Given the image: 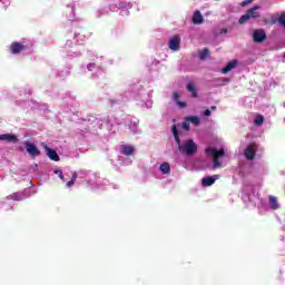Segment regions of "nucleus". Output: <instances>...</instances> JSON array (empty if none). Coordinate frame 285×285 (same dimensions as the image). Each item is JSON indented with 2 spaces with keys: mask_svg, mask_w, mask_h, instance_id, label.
<instances>
[{
  "mask_svg": "<svg viewBox=\"0 0 285 285\" xmlns=\"http://www.w3.org/2000/svg\"><path fill=\"white\" fill-rule=\"evenodd\" d=\"M28 47L21 42H12L10 46L11 55H19L20 52H23Z\"/></svg>",
  "mask_w": 285,
  "mask_h": 285,
  "instance_id": "nucleus-7",
  "label": "nucleus"
},
{
  "mask_svg": "<svg viewBox=\"0 0 285 285\" xmlns=\"http://www.w3.org/2000/svg\"><path fill=\"white\" fill-rule=\"evenodd\" d=\"M257 153V144L250 142L249 146L245 149L244 155L248 161H253L255 159V155Z\"/></svg>",
  "mask_w": 285,
  "mask_h": 285,
  "instance_id": "nucleus-4",
  "label": "nucleus"
},
{
  "mask_svg": "<svg viewBox=\"0 0 285 285\" xmlns=\"http://www.w3.org/2000/svg\"><path fill=\"white\" fill-rule=\"evenodd\" d=\"M183 129L184 130H190V122L184 121L183 122Z\"/></svg>",
  "mask_w": 285,
  "mask_h": 285,
  "instance_id": "nucleus-25",
  "label": "nucleus"
},
{
  "mask_svg": "<svg viewBox=\"0 0 285 285\" xmlns=\"http://www.w3.org/2000/svg\"><path fill=\"white\" fill-rule=\"evenodd\" d=\"M191 21H193L194 26H202V23H204V16H202L200 10H196L194 12Z\"/></svg>",
  "mask_w": 285,
  "mask_h": 285,
  "instance_id": "nucleus-11",
  "label": "nucleus"
},
{
  "mask_svg": "<svg viewBox=\"0 0 285 285\" xmlns=\"http://www.w3.org/2000/svg\"><path fill=\"white\" fill-rule=\"evenodd\" d=\"M24 146L27 148V153H29L31 157H39L41 155V150L37 148V145L32 142H26Z\"/></svg>",
  "mask_w": 285,
  "mask_h": 285,
  "instance_id": "nucleus-6",
  "label": "nucleus"
},
{
  "mask_svg": "<svg viewBox=\"0 0 285 285\" xmlns=\"http://www.w3.org/2000/svg\"><path fill=\"white\" fill-rule=\"evenodd\" d=\"M132 153H135V147L132 146H122L121 148V154L126 155L127 157H130V155H132Z\"/></svg>",
  "mask_w": 285,
  "mask_h": 285,
  "instance_id": "nucleus-17",
  "label": "nucleus"
},
{
  "mask_svg": "<svg viewBox=\"0 0 285 285\" xmlns=\"http://www.w3.org/2000/svg\"><path fill=\"white\" fill-rule=\"evenodd\" d=\"M186 89L188 92L191 94V97H194V98L198 97L197 87H195V83H193V82L187 83Z\"/></svg>",
  "mask_w": 285,
  "mask_h": 285,
  "instance_id": "nucleus-16",
  "label": "nucleus"
},
{
  "mask_svg": "<svg viewBox=\"0 0 285 285\" xmlns=\"http://www.w3.org/2000/svg\"><path fill=\"white\" fill-rule=\"evenodd\" d=\"M179 43H181V39L179 38V36H174L169 40V50H179Z\"/></svg>",
  "mask_w": 285,
  "mask_h": 285,
  "instance_id": "nucleus-9",
  "label": "nucleus"
},
{
  "mask_svg": "<svg viewBox=\"0 0 285 285\" xmlns=\"http://www.w3.org/2000/svg\"><path fill=\"white\" fill-rule=\"evenodd\" d=\"M171 131H173L175 141L178 146V150L181 151V149L184 148V145H181V139L179 138V130H177V125H173Z\"/></svg>",
  "mask_w": 285,
  "mask_h": 285,
  "instance_id": "nucleus-10",
  "label": "nucleus"
},
{
  "mask_svg": "<svg viewBox=\"0 0 285 285\" xmlns=\"http://www.w3.org/2000/svg\"><path fill=\"white\" fill-rule=\"evenodd\" d=\"M188 121H190V124H194L195 126H199V117L197 116H190L188 118Z\"/></svg>",
  "mask_w": 285,
  "mask_h": 285,
  "instance_id": "nucleus-22",
  "label": "nucleus"
},
{
  "mask_svg": "<svg viewBox=\"0 0 285 285\" xmlns=\"http://www.w3.org/2000/svg\"><path fill=\"white\" fill-rule=\"evenodd\" d=\"M212 110H217V106H212Z\"/></svg>",
  "mask_w": 285,
  "mask_h": 285,
  "instance_id": "nucleus-31",
  "label": "nucleus"
},
{
  "mask_svg": "<svg viewBox=\"0 0 285 285\" xmlns=\"http://www.w3.org/2000/svg\"><path fill=\"white\" fill-rule=\"evenodd\" d=\"M269 206L272 210H277L279 208V204H277V197L269 196Z\"/></svg>",
  "mask_w": 285,
  "mask_h": 285,
  "instance_id": "nucleus-18",
  "label": "nucleus"
},
{
  "mask_svg": "<svg viewBox=\"0 0 285 285\" xmlns=\"http://www.w3.org/2000/svg\"><path fill=\"white\" fill-rule=\"evenodd\" d=\"M67 188H71V186H75V181L70 180L66 184Z\"/></svg>",
  "mask_w": 285,
  "mask_h": 285,
  "instance_id": "nucleus-29",
  "label": "nucleus"
},
{
  "mask_svg": "<svg viewBox=\"0 0 285 285\" xmlns=\"http://www.w3.org/2000/svg\"><path fill=\"white\" fill-rule=\"evenodd\" d=\"M248 3H253V0H245L242 2L240 6H243V8H246V6H248Z\"/></svg>",
  "mask_w": 285,
  "mask_h": 285,
  "instance_id": "nucleus-26",
  "label": "nucleus"
},
{
  "mask_svg": "<svg viewBox=\"0 0 285 285\" xmlns=\"http://www.w3.org/2000/svg\"><path fill=\"white\" fill-rule=\"evenodd\" d=\"M237 63L238 61L236 59L230 60L223 69H222V73L223 75H228V72H230V70H233L234 68H237Z\"/></svg>",
  "mask_w": 285,
  "mask_h": 285,
  "instance_id": "nucleus-13",
  "label": "nucleus"
},
{
  "mask_svg": "<svg viewBox=\"0 0 285 285\" xmlns=\"http://www.w3.org/2000/svg\"><path fill=\"white\" fill-rule=\"evenodd\" d=\"M255 126H262L264 124V116L258 115L254 120Z\"/></svg>",
  "mask_w": 285,
  "mask_h": 285,
  "instance_id": "nucleus-21",
  "label": "nucleus"
},
{
  "mask_svg": "<svg viewBox=\"0 0 285 285\" xmlns=\"http://www.w3.org/2000/svg\"><path fill=\"white\" fill-rule=\"evenodd\" d=\"M220 35H228V29H227V28L222 29V30H220Z\"/></svg>",
  "mask_w": 285,
  "mask_h": 285,
  "instance_id": "nucleus-30",
  "label": "nucleus"
},
{
  "mask_svg": "<svg viewBox=\"0 0 285 285\" xmlns=\"http://www.w3.org/2000/svg\"><path fill=\"white\" fill-rule=\"evenodd\" d=\"M71 180L75 183L77 181V171L72 173Z\"/></svg>",
  "mask_w": 285,
  "mask_h": 285,
  "instance_id": "nucleus-27",
  "label": "nucleus"
},
{
  "mask_svg": "<svg viewBox=\"0 0 285 285\" xmlns=\"http://www.w3.org/2000/svg\"><path fill=\"white\" fill-rule=\"evenodd\" d=\"M55 175H58L59 179H61L63 181V179H66V177L63 176V171L61 169H55L53 170Z\"/></svg>",
  "mask_w": 285,
  "mask_h": 285,
  "instance_id": "nucleus-23",
  "label": "nucleus"
},
{
  "mask_svg": "<svg viewBox=\"0 0 285 285\" xmlns=\"http://www.w3.org/2000/svg\"><path fill=\"white\" fill-rule=\"evenodd\" d=\"M160 171L163 173V175H169L170 174V164L163 163L160 165Z\"/></svg>",
  "mask_w": 285,
  "mask_h": 285,
  "instance_id": "nucleus-20",
  "label": "nucleus"
},
{
  "mask_svg": "<svg viewBox=\"0 0 285 285\" xmlns=\"http://www.w3.org/2000/svg\"><path fill=\"white\" fill-rule=\"evenodd\" d=\"M215 179H219V175L204 177L202 180V186L204 187L213 186V184H215Z\"/></svg>",
  "mask_w": 285,
  "mask_h": 285,
  "instance_id": "nucleus-12",
  "label": "nucleus"
},
{
  "mask_svg": "<svg viewBox=\"0 0 285 285\" xmlns=\"http://www.w3.org/2000/svg\"><path fill=\"white\" fill-rule=\"evenodd\" d=\"M262 7L259 6H255L253 8H250L249 10H247V12L245 14H243L239 20L238 23L240 26H244V23H246V21H250V19H259L261 14L259 11Z\"/></svg>",
  "mask_w": 285,
  "mask_h": 285,
  "instance_id": "nucleus-2",
  "label": "nucleus"
},
{
  "mask_svg": "<svg viewBox=\"0 0 285 285\" xmlns=\"http://www.w3.org/2000/svg\"><path fill=\"white\" fill-rule=\"evenodd\" d=\"M278 23L285 28V12L281 13L278 17Z\"/></svg>",
  "mask_w": 285,
  "mask_h": 285,
  "instance_id": "nucleus-24",
  "label": "nucleus"
},
{
  "mask_svg": "<svg viewBox=\"0 0 285 285\" xmlns=\"http://www.w3.org/2000/svg\"><path fill=\"white\" fill-rule=\"evenodd\" d=\"M253 40L255 43H264L266 41V31L264 29H255Z\"/></svg>",
  "mask_w": 285,
  "mask_h": 285,
  "instance_id": "nucleus-5",
  "label": "nucleus"
},
{
  "mask_svg": "<svg viewBox=\"0 0 285 285\" xmlns=\"http://www.w3.org/2000/svg\"><path fill=\"white\" fill-rule=\"evenodd\" d=\"M180 153L184 155H195L197 153V144H195V140L188 139L183 146V149H180Z\"/></svg>",
  "mask_w": 285,
  "mask_h": 285,
  "instance_id": "nucleus-3",
  "label": "nucleus"
},
{
  "mask_svg": "<svg viewBox=\"0 0 285 285\" xmlns=\"http://www.w3.org/2000/svg\"><path fill=\"white\" fill-rule=\"evenodd\" d=\"M204 115H205V117H210V115H212L210 109H206L204 111Z\"/></svg>",
  "mask_w": 285,
  "mask_h": 285,
  "instance_id": "nucleus-28",
  "label": "nucleus"
},
{
  "mask_svg": "<svg viewBox=\"0 0 285 285\" xmlns=\"http://www.w3.org/2000/svg\"><path fill=\"white\" fill-rule=\"evenodd\" d=\"M0 141H8V144H17L19 138L14 134H2L0 135Z\"/></svg>",
  "mask_w": 285,
  "mask_h": 285,
  "instance_id": "nucleus-8",
  "label": "nucleus"
},
{
  "mask_svg": "<svg viewBox=\"0 0 285 285\" xmlns=\"http://www.w3.org/2000/svg\"><path fill=\"white\" fill-rule=\"evenodd\" d=\"M206 155H212L213 157V164H214V169L222 168V157L226 156V150L217 148H206L205 149Z\"/></svg>",
  "mask_w": 285,
  "mask_h": 285,
  "instance_id": "nucleus-1",
  "label": "nucleus"
},
{
  "mask_svg": "<svg viewBox=\"0 0 285 285\" xmlns=\"http://www.w3.org/2000/svg\"><path fill=\"white\" fill-rule=\"evenodd\" d=\"M210 56V51L208 50V48H204L202 51L198 52V57L200 59V61H205L206 57Z\"/></svg>",
  "mask_w": 285,
  "mask_h": 285,
  "instance_id": "nucleus-19",
  "label": "nucleus"
},
{
  "mask_svg": "<svg viewBox=\"0 0 285 285\" xmlns=\"http://www.w3.org/2000/svg\"><path fill=\"white\" fill-rule=\"evenodd\" d=\"M180 98H181V95L179 94V91H174L173 92V99L177 104V106L179 108H186V102L179 100Z\"/></svg>",
  "mask_w": 285,
  "mask_h": 285,
  "instance_id": "nucleus-15",
  "label": "nucleus"
},
{
  "mask_svg": "<svg viewBox=\"0 0 285 285\" xmlns=\"http://www.w3.org/2000/svg\"><path fill=\"white\" fill-rule=\"evenodd\" d=\"M45 150H47V155L49 159H51V161H59L60 158L57 151H55L53 149H50V147H48L47 145H45Z\"/></svg>",
  "mask_w": 285,
  "mask_h": 285,
  "instance_id": "nucleus-14",
  "label": "nucleus"
}]
</instances>
